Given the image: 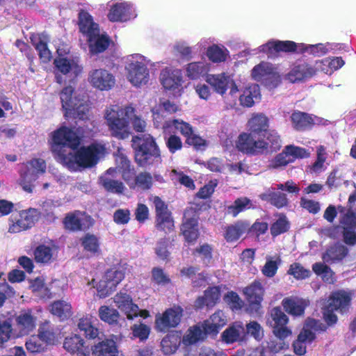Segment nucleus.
<instances>
[{"mask_svg":"<svg viewBox=\"0 0 356 356\" xmlns=\"http://www.w3.org/2000/svg\"><path fill=\"white\" fill-rule=\"evenodd\" d=\"M52 152L57 161L70 170L81 167H91L106 154V147L100 143H93L87 147L79 149V136L65 127L54 131L52 136Z\"/></svg>","mask_w":356,"mask_h":356,"instance_id":"obj_1","label":"nucleus"},{"mask_svg":"<svg viewBox=\"0 0 356 356\" xmlns=\"http://www.w3.org/2000/svg\"><path fill=\"white\" fill-rule=\"evenodd\" d=\"M104 119L111 135L118 139L124 140L131 134V126L137 132H143L146 122L136 113L131 105L118 104L108 106L104 111Z\"/></svg>","mask_w":356,"mask_h":356,"instance_id":"obj_2","label":"nucleus"},{"mask_svg":"<svg viewBox=\"0 0 356 356\" xmlns=\"http://www.w3.org/2000/svg\"><path fill=\"white\" fill-rule=\"evenodd\" d=\"M151 60L140 54L127 56L124 60V71L127 81L136 88L147 85L150 79L148 66H154Z\"/></svg>","mask_w":356,"mask_h":356,"instance_id":"obj_3","label":"nucleus"},{"mask_svg":"<svg viewBox=\"0 0 356 356\" xmlns=\"http://www.w3.org/2000/svg\"><path fill=\"white\" fill-rule=\"evenodd\" d=\"M60 99L66 117L73 116L79 119L86 117L89 110L87 95L75 90L70 85L61 90Z\"/></svg>","mask_w":356,"mask_h":356,"instance_id":"obj_4","label":"nucleus"},{"mask_svg":"<svg viewBox=\"0 0 356 356\" xmlns=\"http://www.w3.org/2000/svg\"><path fill=\"white\" fill-rule=\"evenodd\" d=\"M135 159L138 165L145 166L161 162L160 152L150 134H145L132 138Z\"/></svg>","mask_w":356,"mask_h":356,"instance_id":"obj_5","label":"nucleus"},{"mask_svg":"<svg viewBox=\"0 0 356 356\" xmlns=\"http://www.w3.org/2000/svg\"><path fill=\"white\" fill-rule=\"evenodd\" d=\"M206 82L213 89L214 92L223 97L228 89H229V95L231 97V103L227 107L232 108L236 104L237 93L240 90L238 85L233 77L227 73L208 74L205 79Z\"/></svg>","mask_w":356,"mask_h":356,"instance_id":"obj_6","label":"nucleus"},{"mask_svg":"<svg viewBox=\"0 0 356 356\" xmlns=\"http://www.w3.org/2000/svg\"><path fill=\"white\" fill-rule=\"evenodd\" d=\"M54 64L56 82L59 84L66 82L67 80L74 81L83 72V67L79 64L78 59L70 56H62L58 54Z\"/></svg>","mask_w":356,"mask_h":356,"instance_id":"obj_7","label":"nucleus"},{"mask_svg":"<svg viewBox=\"0 0 356 356\" xmlns=\"http://www.w3.org/2000/svg\"><path fill=\"white\" fill-rule=\"evenodd\" d=\"M351 300V293L346 291L334 292L329 298L327 304L323 307V317L327 324L337 322L334 311L345 313L348 311Z\"/></svg>","mask_w":356,"mask_h":356,"instance_id":"obj_8","label":"nucleus"},{"mask_svg":"<svg viewBox=\"0 0 356 356\" xmlns=\"http://www.w3.org/2000/svg\"><path fill=\"white\" fill-rule=\"evenodd\" d=\"M46 167V163L42 159H33L24 164L20 170V185L24 191L32 192L33 183L45 172Z\"/></svg>","mask_w":356,"mask_h":356,"instance_id":"obj_9","label":"nucleus"},{"mask_svg":"<svg viewBox=\"0 0 356 356\" xmlns=\"http://www.w3.org/2000/svg\"><path fill=\"white\" fill-rule=\"evenodd\" d=\"M123 270L112 268L106 272L100 281L94 284L95 280L88 282L89 286L96 288L97 296L100 298L108 296L116 288L118 284L124 279Z\"/></svg>","mask_w":356,"mask_h":356,"instance_id":"obj_10","label":"nucleus"},{"mask_svg":"<svg viewBox=\"0 0 356 356\" xmlns=\"http://www.w3.org/2000/svg\"><path fill=\"white\" fill-rule=\"evenodd\" d=\"M251 76L270 88L277 87L281 80L277 68L268 62H261L255 65L251 71Z\"/></svg>","mask_w":356,"mask_h":356,"instance_id":"obj_11","label":"nucleus"},{"mask_svg":"<svg viewBox=\"0 0 356 356\" xmlns=\"http://www.w3.org/2000/svg\"><path fill=\"white\" fill-rule=\"evenodd\" d=\"M137 15L136 8L133 3L119 1L110 4L107 17L111 22L124 23L134 19Z\"/></svg>","mask_w":356,"mask_h":356,"instance_id":"obj_12","label":"nucleus"},{"mask_svg":"<svg viewBox=\"0 0 356 356\" xmlns=\"http://www.w3.org/2000/svg\"><path fill=\"white\" fill-rule=\"evenodd\" d=\"M323 327L324 325L318 321L307 319L297 340L293 344L294 353L298 355L305 354L306 344L312 342L315 337L314 331L322 330Z\"/></svg>","mask_w":356,"mask_h":356,"instance_id":"obj_13","label":"nucleus"},{"mask_svg":"<svg viewBox=\"0 0 356 356\" xmlns=\"http://www.w3.org/2000/svg\"><path fill=\"white\" fill-rule=\"evenodd\" d=\"M115 306L127 316V319L133 320L135 317L140 316L146 318L149 316L147 310H140L134 304L132 298L127 292L120 291L113 298Z\"/></svg>","mask_w":356,"mask_h":356,"instance_id":"obj_14","label":"nucleus"},{"mask_svg":"<svg viewBox=\"0 0 356 356\" xmlns=\"http://www.w3.org/2000/svg\"><path fill=\"white\" fill-rule=\"evenodd\" d=\"M88 82L95 89L108 91L115 85V77L105 68H95L88 72Z\"/></svg>","mask_w":356,"mask_h":356,"instance_id":"obj_15","label":"nucleus"},{"mask_svg":"<svg viewBox=\"0 0 356 356\" xmlns=\"http://www.w3.org/2000/svg\"><path fill=\"white\" fill-rule=\"evenodd\" d=\"M236 147L241 152L254 154L263 152L268 147V143L253 133H242L236 142Z\"/></svg>","mask_w":356,"mask_h":356,"instance_id":"obj_16","label":"nucleus"},{"mask_svg":"<svg viewBox=\"0 0 356 356\" xmlns=\"http://www.w3.org/2000/svg\"><path fill=\"white\" fill-rule=\"evenodd\" d=\"M156 210V227L165 232H170L174 228V220L167 204L158 196L152 199Z\"/></svg>","mask_w":356,"mask_h":356,"instance_id":"obj_17","label":"nucleus"},{"mask_svg":"<svg viewBox=\"0 0 356 356\" xmlns=\"http://www.w3.org/2000/svg\"><path fill=\"white\" fill-rule=\"evenodd\" d=\"M160 80L165 90L171 91L174 95H180L183 90V77L180 70L165 68L161 72Z\"/></svg>","mask_w":356,"mask_h":356,"instance_id":"obj_18","label":"nucleus"},{"mask_svg":"<svg viewBox=\"0 0 356 356\" xmlns=\"http://www.w3.org/2000/svg\"><path fill=\"white\" fill-rule=\"evenodd\" d=\"M183 309L180 307H174L167 309L162 314L156 316V327L161 332H166L171 327H177L182 317Z\"/></svg>","mask_w":356,"mask_h":356,"instance_id":"obj_19","label":"nucleus"},{"mask_svg":"<svg viewBox=\"0 0 356 356\" xmlns=\"http://www.w3.org/2000/svg\"><path fill=\"white\" fill-rule=\"evenodd\" d=\"M212 41L210 38L201 39L197 45L201 49L207 48L206 56L209 60L213 63H221L227 60L229 56V50L222 44H211Z\"/></svg>","mask_w":356,"mask_h":356,"instance_id":"obj_20","label":"nucleus"},{"mask_svg":"<svg viewBox=\"0 0 356 356\" xmlns=\"http://www.w3.org/2000/svg\"><path fill=\"white\" fill-rule=\"evenodd\" d=\"M300 43L292 41L271 40L261 45L253 51L252 54H257L259 52L266 54L268 56L274 55L278 51H297L300 52Z\"/></svg>","mask_w":356,"mask_h":356,"instance_id":"obj_21","label":"nucleus"},{"mask_svg":"<svg viewBox=\"0 0 356 356\" xmlns=\"http://www.w3.org/2000/svg\"><path fill=\"white\" fill-rule=\"evenodd\" d=\"M274 334L280 339H284L291 334V331L286 326L288 323L287 316L278 307H275L270 312Z\"/></svg>","mask_w":356,"mask_h":356,"instance_id":"obj_22","label":"nucleus"},{"mask_svg":"<svg viewBox=\"0 0 356 356\" xmlns=\"http://www.w3.org/2000/svg\"><path fill=\"white\" fill-rule=\"evenodd\" d=\"M340 225L343 228L344 242L349 245L356 244V213L348 210L340 219Z\"/></svg>","mask_w":356,"mask_h":356,"instance_id":"obj_23","label":"nucleus"},{"mask_svg":"<svg viewBox=\"0 0 356 356\" xmlns=\"http://www.w3.org/2000/svg\"><path fill=\"white\" fill-rule=\"evenodd\" d=\"M64 224L65 227L70 230L86 229L92 225L93 220L85 213L76 211L67 215Z\"/></svg>","mask_w":356,"mask_h":356,"instance_id":"obj_24","label":"nucleus"},{"mask_svg":"<svg viewBox=\"0 0 356 356\" xmlns=\"http://www.w3.org/2000/svg\"><path fill=\"white\" fill-rule=\"evenodd\" d=\"M246 339V332L243 323L240 321L234 323L221 334L222 341L227 344L242 342Z\"/></svg>","mask_w":356,"mask_h":356,"instance_id":"obj_25","label":"nucleus"},{"mask_svg":"<svg viewBox=\"0 0 356 356\" xmlns=\"http://www.w3.org/2000/svg\"><path fill=\"white\" fill-rule=\"evenodd\" d=\"M293 127L298 131L310 129L314 124H320L322 120L306 113L294 111L291 115Z\"/></svg>","mask_w":356,"mask_h":356,"instance_id":"obj_26","label":"nucleus"},{"mask_svg":"<svg viewBox=\"0 0 356 356\" xmlns=\"http://www.w3.org/2000/svg\"><path fill=\"white\" fill-rule=\"evenodd\" d=\"M116 177V170L110 168L99 177V182L106 191L121 194L124 192L125 187L122 182L115 179Z\"/></svg>","mask_w":356,"mask_h":356,"instance_id":"obj_27","label":"nucleus"},{"mask_svg":"<svg viewBox=\"0 0 356 356\" xmlns=\"http://www.w3.org/2000/svg\"><path fill=\"white\" fill-rule=\"evenodd\" d=\"M78 26L79 31L86 38L95 35L100 31L99 25L95 22L93 17L83 10H80L79 13Z\"/></svg>","mask_w":356,"mask_h":356,"instance_id":"obj_28","label":"nucleus"},{"mask_svg":"<svg viewBox=\"0 0 356 356\" xmlns=\"http://www.w3.org/2000/svg\"><path fill=\"white\" fill-rule=\"evenodd\" d=\"M124 180L131 188L136 187L143 190L151 188L153 182L152 175L148 172H141L135 176V172H127L124 174Z\"/></svg>","mask_w":356,"mask_h":356,"instance_id":"obj_29","label":"nucleus"},{"mask_svg":"<svg viewBox=\"0 0 356 356\" xmlns=\"http://www.w3.org/2000/svg\"><path fill=\"white\" fill-rule=\"evenodd\" d=\"M179 111V106L169 100H164L154 106L152 110L153 120L155 126L159 127L163 126V120L166 114H172Z\"/></svg>","mask_w":356,"mask_h":356,"instance_id":"obj_30","label":"nucleus"},{"mask_svg":"<svg viewBox=\"0 0 356 356\" xmlns=\"http://www.w3.org/2000/svg\"><path fill=\"white\" fill-rule=\"evenodd\" d=\"M251 311L258 312L263 300L264 290L259 282H254L244 289Z\"/></svg>","mask_w":356,"mask_h":356,"instance_id":"obj_31","label":"nucleus"},{"mask_svg":"<svg viewBox=\"0 0 356 356\" xmlns=\"http://www.w3.org/2000/svg\"><path fill=\"white\" fill-rule=\"evenodd\" d=\"M211 64L207 60L191 62L185 67L186 76L192 80H197L207 76Z\"/></svg>","mask_w":356,"mask_h":356,"instance_id":"obj_32","label":"nucleus"},{"mask_svg":"<svg viewBox=\"0 0 356 356\" xmlns=\"http://www.w3.org/2000/svg\"><path fill=\"white\" fill-rule=\"evenodd\" d=\"M282 303L287 313L293 316H300L303 314L309 301L297 296H291L283 299Z\"/></svg>","mask_w":356,"mask_h":356,"instance_id":"obj_33","label":"nucleus"},{"mask_svg":"<svg viewBox=\"0 0 356 356\" xmlns=\"http://www.w3.org/2000/svg\"><path fill=\"white\" fill-rule=\"evenodd\" d=\"M226 323V316L222 311L219 310L212 314L209 319L204 321L202 325L207 334L216 335Z\"/></svg>","mask_w":356,"mask_h":356,"instance_id":"obj_34","label":"nucleus"},{"mask_svg":"<svg viewBox=\"0 0 356 356\" xmlns=\"http://www.w3.org/2000/svg\"><path fill=\"white\" fill-rule=\"evenodd\" d=\"M90 52L99 54L104 51L110 44L108 35L104 31H99L95 35L86 38Z\"/></svg>","mask_w":356,"mask_h":356,"instance_id":"obj_35","label":"nucleus"},{"mask_svg":"<svg viewBox=\"0 0 356 356\" xmlns=\"http://www.w3.org/2000/svg\"><path fill=\"white\" fill-rule=\"evenodd\" d=\"M181 230L185 241L188 243H193L200 234L197 218L195 217L188 218L185 214Z\"/></svg>","mask_w":356,"mask_h":356,"instance_id":"obj_36","label":"nucleus"},{"mask_svg":"<svg viewBox=\"0 0 356 356\" xmlns=\"http://www.w3.org/2000/svg\"><path fill=\"white\" fill-rule=\"evenodd\" d=\"M162 127L165 133L179 131L186 138L192 136L194 132L193 128L189 123L179 119L167 120L163 122Z\"/></svg>","mask_w":356,"mask_h":356,"instance_id":"obj_37","label":"nucleus"},{"mask_svg":"<svg viewBox=\"0 0 356 356\" xmlns=\"http://www.w3.org/2000/svg\"><path fill=\"white\" fill-rule=\"evenodd\" d=\"M58 248L55 245H40L34 251L35 259L38 263L47 264L56 259Z\"/></svg>","mask_w":356,"mask_h":356,"instance_id":"obj_38","label":"nucleus"},{"mask_svg":"<svg viewBox=\"0 0 356 356\" xmlns=\"http://www.w3.org/2000/svg\"><path fill=\"white\" fill-rule=\"evenodd\" d=\"M316 73L314 68L307 63L293 66L287 74L288 79L294 83L312 77Z\"/></svg>","mask_w":356,"mask_h":356,"instance_id":"obj_39","label":"nucleus"},{"mask_svg":"<svg viewBox=\"0 0 356 356\" xmlns=\"http://www.w3.org/2000/svg\"><path fill=\"white\" fill-rule=\"evenodd\" d=\"M63 348L72 354L77 356H87L88 351L84 347L83 339L77 334L67 337L65 339Z\"/></svg>","mask_w":356,"mask_h":356,"instance_id":"obj_40","label":"nucleus"},{"mask_svg":"<svg viewBox=\"0 0 356 356\" xmlns=\"http://www.w3.org/2000/svg\"><path fill=\"white\" fill-rule=\"evenodd\" d=\"M17 327L21 335L28 334L35 327V318L31 312L23 311L16 318Z\"/></svg>","mask_w":356,"mask_h":356,"instance_id":"obj_41","label":"nucleus"},{"mask_svg":"<svg viewBox=\"0 0 356 356\" xmlns=\"http://www.w3.org/2000/svg\"><path fill=\"white\" fill-rule=\"evenodd\" d=\"M92 356H122L113 339H106L95 345L92 350Z\"/></svg>","mask_w":356,"mask_h":356,"instance_id":"obj_42","label":"nucleus"},{"mask_svg":"<svg viewBox=\"0 0 356 356\" xmlns=\"http://www.w3.org/2000/svg\"><path fill=\"white\" fill-rule=\"evenodd\" d=\"M248 124L250 132L260 137L268 130V119L262 113H255L249 120Z\"/></svg>","mask_w":356,"mask_h":356,"instance_id":"obj_43","label":"nucleus"},{"mask_svg":"<svg viewBox=\"0 0 356 356\" xmlns=\"http://www.w3.org/2000/svg\"><path fill=\"white\" fill-rule=\"evenodd\" d=\"M344 65V61L340 57L334 58H326L325 59L318 60L315 63L314 70L316 72L321 71L327 74H331L334 71L341 68Z\"/></svg>","mask_w":356,"mask_h":356,"instance_id":"obj_44","label":"nucleus"},{"mask_svg":"<svg viewBox=\"0 0 356 356\" xmlns=\"http://www.w3.org/2000/svg\"><path fill=\"white\" fill-rule=\"evenodd\" d=\"M220 298V290L218 287H211L206 290L203 296L199 297L195 306L197 308H202L204 306L211 307L215 305Z\"/></svg>","mask_w":356,"mask_h":356,"instance_id":"obj_45","label":"nucleus"},{"mask_svg":"<svg viewBox=\"0 0 356 356\" xmlns=\"http://www.w3.org/2000/svg\"><path fill=\"white\" fill-rule=\"evenodd\" d=\"M208 334L206 330L203 329L202 325L198 324L190 327L187 330L183 337L182 343L186 346L192 345L204 339Z\"/></svg>","mask_w":356,"mask_h":356,"instance_id":"obj_46","label":"nucleus"},{"mask_svg":"<svg viewBox=\"0 0 356 356\" xmlns=\"http://www.w3.org/2000/svg\"><path fill=\"white\" fill-rule=\"evenodd\" d=\"M259 96V86L254 83L243 90V93L239 97V101L243 106L251 107L254 104V99H257Z\"/></svg>","mask_w":356,"mask_h":356,"instance_id":"obj_47","label":"nucleus"},{"mask_svg":"<svg viewBox=\"0 0 356 356\" xmlns=\"http://www.w3.org/2000/svg\"><path fill=\"white\" fill-rule=\"evenodd\" d=\"M50 312L60 320L69 318L72 315V306L65 300H57L49 306Z\"/></svg>","mask_w":356,"mask_h":356,"instance_id":"obj_48","label":"nucleus"},{"mask_svg":"<svg viewBox=\"0 0 356 356\" xmlns=\"http://www.w3.org/2000/svg\"><path fill=\"white\" fill-rule=\"evenodd\" d=\"M263 200L270 202L277 208H282L287 204L288 200L285 194L275 191L274 188H268L259 195Z\"/></svg>","mask_w":356,"mask_h":356,"instance_id":"obj_49","label":"nucleus"},{"mask_svg":"<svg viewBox=\"0 0 356 356\" xmlns=\"http://www.w3.org/2000/svg\"><path fill=\"white\" fill-rule=\"evenodd\" d=\"M33 44L38 52L40 60L43 63H47L51 58V54L47 47V38L44 35H39L38 38L32 39Z\"/></svg>","mask_w":356,"mask_h":356,"instance_id":"obj_50","label":"nucleus"},{"mask_svg":"<svg viewBox=\"0 0 356 356\" xmlns=\"http://www.w3.org/2000/svg\"><path fill=\"white\" fill-rule=\"evenodd\" d=\"M348 253V249L343 245L335 244L327 249L323 255V259L325 262H333L341 260Z\"/></svg>","mask_w":356,"mask_h":356,"instance_id":"obj_51","label":"nucleus"},{"mask_svg":"<svg viewBox=\"0 0 356 356\" xmlns=\"http://www.w3.org/2000/svg\"><path fill=\"white\" fill-rule=\"evenodd\" d=\"M248 227V224L243 222H237L234 225L227 227L225 238L228 242L235 241L245 233Z\"/></svg>","mask_w":356,"mask_h":356,"instance_id":"obj_52","label":"nucleus"},{"mask_svg":"<svg viewBox=\"0 0 356 356\" xmlns=\"http://www.w3.org/2000/svg\"><path fill=\"white\" fill-rule=\"evenodd\" d=\"M83 250L92 254H98L100 251L99 238L92 234H86L81 239Z\"/></svg>","mask_w":356,"mask_h":356,"instance_id":"obj_53","label":"nucleus"},{"mask_svg":"<svg viewBox=\"0 0 356 356\" xmlns=\"http://www.w3.org/2000/svg\"><path fill=\"white\" fill-rule=\"evenodd\" d=\"M253 207L252 201L246 197L237 198L234 204L227 207V213L236 217L239 213Z\"/></svg>","mask_w":356,"mask_h":356,"instance_id":"obj_54","label":"nucleus"},{"mask_svg":"<svg viewBox=\"0 0 356 356\" xmlns=\"http://www.w3.org/2000/svg\"><path fill=\"white\" fill-rule=\"evenodd\" d=\"M78 326L80 330L84 332L86 337L95 339L98 337L99 330L92 325V318L91 316L81 318Z\"/></svg>","mask_w":356,"mask_h":356,"instance_id":"obj_55","label":"nucleus"},{"mask_svg":"<svg viewBox=\"0 0 356 356\" xmlns=\"http://www.w3.org/2000/svg\"><path fill=\"white\" fill-rule=\"evenodd\" d=\"M329 46L330 44L328 43L326 44L321 43L317 44H299L300 52H307L315 56H321L325 54L330 49Z\"/></svg>","mask_w":356,"mask_h":356,"instance_id":"obj_56","label":"nucleus"},{"mask_svg":"<svg viewBox=\"0 0 356 356\" xmlns=\"http://www.w3.org/2000/svg\"><path fill=\"white\" fill-rule=\"evenodd\" d=\"M180 341L176 335H167L165 337L161 342V350L164 354H172L177 350Z\"/></svg>","mask_w":356,"mask_h":356,"instance_id":"obj_57","label":"nucleus"},{"mask_svg":"<svg viewBox=\"0 0 356 356\" xmlns=\"http://www.w3.org/2000/svg\"><path fill=\"white\" fill-rule=\"evenodd\" d=\"M261 136V140L268 143V147L265 150L277 151L281 147V140L277 133L274 130H267Z\"/></svg>","mask_w":356,"mask_h":356,"instance_id":"obj_58","label":"nucleus"},{"mask_svg":"<svg viewBox=\"0 0 356 356\" xmlns=\"http://www.w3.org/2000/svg\"><path fill=\"white\" fill-rule=\"evenodd\" d=\"M266 259V261L262 268V273L265 276L272 277L277 273L278 265L280 263V259L277 256H267Z\"/></svg>","mask_w":356,"mask_h":356,"instance_id":"obj_59","label":"nucleus"},{"mask_svg":"<svg viewBox=\"0 0 356 356\" xmlns=\"http://www.w3.org/2000/svg\"><path fill=\"white\" fill-rule=\"evenodd\" d=\"M40 212L33 208L21 211L19 213L22 222L25 224L27 229L31 227L34 223L39 219Z\"/></svg>","mask_w":356,"mask_h":356,"instance_id":"obj_60","label":"nucleus"},{"mask_svg":"<svg viewBox=\"0 0 356 356\" xmlns=\"http://www.w3.org/2000/svg\"><path fill=\"white\" fill-rule=\"evenodd\" d=\"M99 316L102 321L111 324L118 321L119 313L116 309L104 305L99 309Z\"/></svg>","mask_w":356,"mask_h":356,"instance_id":"obj_61","label":"nucleus"},{"mask_svg":"<svg viewBox=\"0 0 356 356\" xmlns=\"http://www.w3.org/2000/svg\"><path fill=\"white\" fill-rule=\"evenodd\" d=\"M37 335L41 338L46 346L54 343L56 341L55 334L50 327L48 322L44 323L39 327L38 334Z\"/></svg>","mask_w":356,"mask_h":356,"instance_id":"obj_62","label":"nucleus"},{"mask_svg":"<svg viewBox=\"0 0 356 356\" xmlns=\"http://www.w3.org/2000/svg\"><path fill=\"white\" fill-rule=\"evenodd\" d=\"M312 269L316 274L321 275L325 282L327 283L334 282V273L327 266L322 263H316L313 265Z\"/></svg>","mask_w":356,"mask_h":356,"instance_id":"obj_63","label":"nucleus"},{"mask_svg":"<svg viewBox=\"0 0 356 356\" xmlns=\"http://www.w3.org/2000/svg\"><path fill=\"white\" fill-rule=\"evenodd\" d=\"M26 348L31 353H40L44 351L47 346L38 335L31 336L26 342Z\"/></svg>","mask_w":356,"mask_h":356,"instance_id":"obj_64","label":"nucleus"}]
</instances>
